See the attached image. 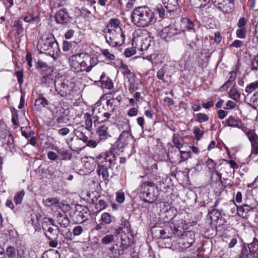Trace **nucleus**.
I'll list each match as a JSON object with an SVG mask.
<instances>
[{
	"mask_svg": "<svg viewBox=\"0 0 258 258\" xmlns=\"http://www.w3.org/2000/svg\"><path fill=\"white\" fill-rule=\"evenodd\" d=\"M131 21L137 27L145 28L154 25L157 20L155 13L148 7H139L131 13Z\"/></svg>",
	"mask_w": 258,
	"mask_h": 258,
	"instance_id": "f257e3e1",
	"label": "nucleus"
},
{
	"mask_svg": "<svg viewBox=\"0 0 258 258\" xmlns=\"http://www.w3.org/2000/svg\"><path fill=\"white\" fill-rule=\"evenodd\" d=\"M71 66L77 72H90L97 63L95 59L84 53L72 55L70 57Z\"/></svg>",
	"mask_w": 258,
	"mask_h": 258,
	"instance_id": "f03ea898",
	"label": "nucleus"
},
{
	"mask_svg": "<svg viewBox=\"0 0 258 258\" xmlns=\"http://www.w3.org/2000/svg\"><path fill=\"white\" fill-rule=\"evenodd\" d=\"M97 161V172L102 175L103 179H108V169L115 164L116 157L111 151H108L105 154H101L96 157Z\"/></svg>",
	"mask_w": 258,
	"mask_h": 258,
	"instance_id": "7ed1b4c3",
	"label": "nucleus"
},
{
	"mask_svg": "<svg viewBox=\"0 0 258 258\" xmlns=\"http://www.w3.org/2000/svg\"><path fill=\"white\" fill-rule=\"evenodd\" d=\"M115 30L111 32L106 33L105 35L106 42L113 47L120 45L124 41V35L122 29H118L117 28Z\"/></svg>",
	"mask_w": 258,
	"mask_h": 258,
	"instance_id": "20e7f679",
	"label": "nucleus"
},
{
	"mask_svg": "<svg viewBox=\"0 0 258 258\" xmlns=\"http://www.w3.org/2000/svg\"><path fill=\"white\" fill-rule=\"evenodd\" d=\"M155 185L151 182H145L141 187V192L144 195L145 201L147 202L152 203L156 200L154 190Z\"/></svg>",
	"mask_w": 258,
	"mask_h": 258,
	"instance_id": "39448f33",
	"label": "nucleus"
},
{
	"mask_svg": "<svg viewBox=\"0 0 258 258\" xmlns=\"http://www.w3.org/2000/svg\"><path fill=\"white\" fill-rule=\"evenodd\" d=\"M180 32V30L174 26H169L164 27L160 32V35L162 38L168 41L175 39Z\"/></svg>",
	"mask_w": 258,
	"mask_h": 258,
	"instance_id": "423d86ee",
	"label": "nucleus"
},
{
	"mask_svg": "<svg viewBox=\"0 0 258 258\" xmlns=\"http://www.w3.org/2000/svg\"><path fill=\"white\" fill-rule=\"evenodd\" d=\"M133 140V136L131 133L130 127H128V130L123 131L120 135L116 144L119 149H122L126 147Z\"/></svg>",
	"mask_w": 258,
	"mask_h": 258,
	"instance_id": "0eeeda50",
	"label": "nucleus"
},
{
	"mask_svg": "<svg viewBox=\"0 0 258 258\" xmlns=\"http://www.w3.org/2000/svg\"><path fill=\"white\" fill-rule=\"evenodd\" d=\"M246 134L250 141L252 147L251 154L254 155L258 154V136L254 131H248L246 132Z\"/></svg>",
	"mask_w": 258,
	"mask_h": 258,
	"instance_id": "6e6552de",
	"label": "nucleus"
},
{
	"mask_svg": "<svg viewBox=\"0 0 258 258\" xmlns=\"http://www.w3.org/2000/svg\"><path fill=\"white\" fill-rule=\"evenodd\" d=\"M42 203L46 207H51V210L54 212H57L60 208L59 201L56 198H50L43 199Z\"/></svg>",
	"mask_w": 258,
	"mask_h": 258,
	"instance_id": "1a4fd4ad",
	"label": "nucleus"
},
{
	"mask_svg": "<svg viewBox=\"0 0 258 258\" xmlns=\"http://www.w3.org/2000/svg\"><path fill=\"white\" fill-rule=\"evenodd\" d=\"M97 135L99 141H105L111 137L108 132V126L103 124L100 125L97 128Z\"/></svg>",
	"mask_w": 258,
	"mask_h": 258,
	"instance_id": "9d476101",
	"label": "nucleus"
},
{
	"mask_svg": "<svg viewBox=\"0 0 258 258\" xmlns=\"http://www.w3.org/2000/svg\"><path fill=\"white\" fill-rule=\"evenodd\" d=\"M225 0H190V3L194 6L195 8H199L202 7L203 5L201 2L209 3L212 1L214 6L218 9V6H221L225 2Z\"/></svg>",
	"mask_w": 258,
	"mask_h": 258,
	"instance_id": "9b49d317",
	"label": "nucleus"
},
{
	"mask_svg": "<svg viewBox=\"0 0 258 258\" xmlns=\"http://www.w3.org/2000/svg\"><path fill=\"white\" fill-rule=\"evenodd\" d=\"M131 229L128 223L124 224L123 227H120L117 230V234L119 236L122 241H126V238H128L131 235Z\"/></svg>",
	"mask_w": 258,
	"mask_h": 258,
	"instance_id": "f8f14e48",
	"label": "nucleus"
},
{
	"mask_svg": "<svg viewBox=\"0 0 258 258\" xmlns=\"http://www.w3.org/2000/svg\"><path fill=\"white\" fill-rule=\"evenodd\" d=\"M113 102L110 100L106 101V105L108 107V112L104 111L100 115L97 116L98 119H100L101 121L104 122L106 121L110 116L111 113L113 111L114 108L112 106Z\"/></svg>",
	"mask_w": 258,
	"mask_h": 258,
	"instance_id": "ddd939ff",
	"label": "nucleus"
},
{
	"mask_svg": "<svg viewBox=\"0 0 258 258\" xmlns=\"http://www.w3.org/2000/svg\"><path fill=\"white\" fill-rule=\"evenodd\" d=\"M69 20L68 14L66 10L61 9L55 14V20L58 24H63L67 23Z\"/></svg>",
	"mask_w": 258,
	"mask_h": 258,
	"instance_id": "4468645a",
	"label": "nucleus"
},
{
	"mask_svg": "<svg viewBox=\"0 0 258 258\" xmlns=\"http://www.w3.org/2000/svg\"><path fill=\"white\" fill-rule=\"evenodd\" d=\"M117 28H118V29H122L120 21L117 19H111L109 20L107 26V33L115 31Z\"/></svg>",
	"mask_w": 258,
	"mask_h": 258,
	"instance_id": "2eb2a0df",
	"label": "nucleus"
},
{
	"mask_svg": "<svg viewBox=\"0 0 258 258\" xmlns=\"http://www.w3.org/2000/svg\"><path fill=\"white\" fill-rule=\"evenodd\" d=\"M252 210V208L247 205H243L242 206L237 207V213L244 218H247L249 216V212Z\"/></svg>",
	"mask_w": 258,
	"mask_h": 258,
	"instance_id": "dca6fc26",
	"label": "nucleus"
},
{
	"mask_svg": "<svg viewBox=\"0 0 258 258\" xmlns=\"http://www.w3.org/2000/svg\"><path fill=\"white\" fill-rule=\"evenodd\" d=\"M228 95L230 98L236 102H239L240 99V93L237 88L234 86L230 89Z\"/></svg>",
	"mask_w": 258,
	"mask_h": 258,
	"instance_id": "f3484780",
	"label": "nucleus"
},
{
	"mask_svg": "<svg viewBox=\"0 0 258 258\" xmlns=\"http://www.w3.org/2000/svg\"><path fill=\"white\" fill-rule=\"evenodd\" d=\"M181 237L183 239H186L187 242V245L186 246L189 247L194 242L195 234L194 232L191 231H184L181 234Z\"/></svg>",
	"mask_w": 258,
	"mask_h": 258,
	"instance_id": "a211bd4d",
	"label": "nucleus"
},
{
	"mask_svg": "<svg viewBox=\"0 0 258 258\" xmlns=\"http://www.w3.org/2000/svg\"><path fill=\"white\" fill-rule=\"evenodd\" d=\"M0 138L4 140V141H2L4 144L9 145L13 143V139L8 130L0 131Z\"/></svg>",
	"mask_w": 258,
	"mask_h": 258,
	"instance_id": "6ab92c4d",
	"label": "nucleus"
},
{
	"mask_svg": "<svg viewBox=\"0 0 258 258\" xmlns=\"http://www.w3.org/2000/svg\"><path fill=\"white\" fill-rule=\"evenodd\" d=\"M233 8V4L231 3L229 0H225L222 5L218 6V9L224 13H229L231 12Z\"/></svg>",
	"mask_w": 258,
	"mask_h": 258,
	"instance_id": "aec40b11",
	"label": "nucleus"
},
{
	"mask_svg": "<svg viewBox=\"0 0 258 258\" xmlns=\"http://www.w3.org/2000/svg\"><path fill=\"white\" fill-rule=\"evenodd\" d=\"M47 104L48 102L46 98L40 96L35 100L34 106L37 110H41L42 108L45 107Z\"/></svg>",
	"mask_w": 258,
	"mask_h": 258,
	"instance_id": "412c9836",
	"label": "nucleus"
},
{
	"mask_svg": "<svg viewBox=\"0 0 258 258\" xmlns=\"http://www.w3.org/2000/svg\"><path fill=\"white\" fill-rule=\"evenodd\" d=\"M113 219L114 217L110 214L107 212H104L101 214L100 222H101L104 225H108L112 222Z\"/></svg>",
	"mask_w": 258,
	"mask_h": 258,
	"instance_id": "4be33fe9",
	"label": "nucleus"
},
{
	"mask_svg": "<svg viewBox=\"0 0 258 258\" xmlns=\"http://www.w3.org/2000/svg\"><path fill=\"white\" fill-rule=\"evenodd\" d=\"M226 121L228 126L236 127H240L241 126L239 119L235 116H230Z\"/></svg>",
	"mask_w": 258,
	"mask_h": 258,
	"instance_id": "5701e85b",
	"label": "nucleus"
},
{
	"mask_svg": "<svg viewBox=\"0 0 258 258\" xmlns=\"http://www.w3.org/2000/svg\"><path fill=\"white\" fill-rule=\"evenodd\" d=\"M53 39H47L46 40H42L39 42V45L41 46V48L43 51L49 50L52 47V43Z\"/></svg>",
	"mask_w": 258,
	"mask_h": 258,
	"instance_id": "b1692460",
	"label": "nucleus"
},
{
	"mask_svg": "<svg viewBox=\"0 0 258 258\" xmlns=\"http://www.w3.org/2000/svg\"><path fill=\"white\" fill-rule=\"evenodd\" d=\"M208 216L212 222H216L221 217V214L217 210L213 209L209 212Z\"/></svg>",
	"mask_w": 258,
	"mask_h": 258,
	"instance_id": "393cba45",
	"label": "nucleus"
},
{
	"mask_svg": "<svg viewBox=\"0 0 258 258\" xmlns=\"http://www.w3.org/2000/svg\"><path fill=\"white\" fill-rule=\"evenodd\" d=\"M57 222L63 227H67L70 224V221L66 215H60L57 217Z\"/></svg>",
	"mask_w": 258,
	"mask_h": 258,
	"instance_id": "a878e982",
	"label": "nucleus"
},
{
	"mask_svg": "<svg viewBox=\"0 0 258 258\" xmlns=\"http://www.w3.org/2000/svg\"><path fill=\"white\" fill-rule=\"evenodd\" d=\"M87 159L88 161L85 163V168L90 170H93L95 166L94 162H97V159L96 158V160H95V158L92 157H87Z\"/></svg>",
	"mask_w": 258,
	"mask_h": 258,
	"instance_id": "bb28decb",
	"label": "nucleus"
},
{
	"mask_svg": "<svg viewBox=\"0 0 258 258\" xmlns=\"http://www.w3.org/2000/svg\"><path fill=\"white\" fill-rule=\"evenodd\" d=\"M138 35L140 34L139 39L141 41H143L144 39L147 42L150 41V38L149 37L148 33L146 30H140L137 32Z\"/></svg>",
	"mask_w": 258,
	"mask_h": 258,
	"instance_id": "cd10ccee",
	"label": "nucleus"
},
{
	"mask_svg": "<svg viewBox=\"0 0 258 258\" xmlns=\"http://www.w3.org/2000/svg\"><path fill=\"white\" fill-rule=\"evenodd\" d=\"M104 110L105 109L101 106L100 103L98 101L94 105L93 113L97 117V116L100 115Z\"/></svg>",
	"mask_w": 258,
	"mask_h": 258,
	"instance_id": "c85d7f7f",
	"label": "nucleus"
},
{
	"mask_svg": "<svg viewBox=\"0 0 258 258\" xmlns=\"http://www.w3.org/2000/svg\"><path fill=\"white\" fill-rule=\"evenodd\" d=\"M248 248L250 253H254L258 250V240L254 238L252 242L248 244Z\"/></svg>",
	"mask_w": 258,
	"mask_h": 258,
	"instance_id": "c756f323",
	"label": "nucleus"
},
{
	"mask_svg": "<svg viewBox=\"0 0 258 258\" xmlns=\"http://www.w3.org/2000/svg\"><path fill=\"white\" fill-rule=\"evenodd\" d=\"M173 143L175 146L178 149H181L183 145V140L181 137L176 136L175 135L173 136Z\"/></svg>",
	"mask_w": 258,
	"mask_h": 258,
	"instance_id": "7c9ffc66",
	"label": "nucleus"
},
{
	"mask_svg": "<svg viewBox=\"0 0 258 258\" xmlns=\"http://www.w3.org/2000/svg\"><path fill=\"white\" fill-rule=\"evenodd\" d=\"M115 236L113 234L105 235L101 239V242L104 244H108L112 242L114 240Z\"/></svg>",
	"mask_w": 258,
	"mask_h": 258,
	"instance_id": "2f4dec72",
	"label": "nucleus"
},
{
	"mask_svg": "<svg viewBox=\"0 0 258 258\" xmlns=\"http://www.w3.org/2000/svg\"><path fill=\"white\" fill-rule=\"evenodd\" d=\"M258 88V82L257 81L250 83L245 88V92L249 94Z\"/></svg>",
	"mask_w": 258,
	"mask_h": 258,
	"instance_id": "473e14b6",
	"label": "nucleus"
},
{
	"mask_svg": "<svg viewBox=\"0 0 258 258\" xmlns=\"http://www.w3.org/2000/svg\"><path fill=\"white\" fill-rule=\"evenodd\" d=\"M25 195V192L24 190H22L17 192L14 197V201L15 204L17 205L20 204Z\"/></svg>",
	"mask_w": 258,
	"mask_h": 258,
	"instance_id": "72a5a7b5",
	"label": "nucleus"
},
{
	"mask_svg": "<svg viewBox=\"0 0 258 258\" xmlns=\"http://www.w3.org/2000/svg\"><path fill=\"white\" fill-rule=\"evenodd\" d=\"M193 133L195 138L197 140H200L203 136L204 131H202L199 127L194 126L193 128Z\"/></svg>",
	"mask_w": 258,
	"mask_h": 258,
	"instance_id": "f704fd0d",
	"label": "nucleus"
},
{
	"mask_svg": "<svg viewBox=\"0 0 258 258\" xmlns=\"http://www.w3.org/2000/svg\"><path fill=\"white\" fill-rule=\"evenodd\" d=\"M57 152L60 155L63 156V160H70L72 158V154L63 149L57 150Z\"/></svg>",
	"mask_w": 258,
	"mask_h": 258,
	"instance_id": "c9c22d12",
	"label": "nucleus"
},
{
	"mask_svg": "<svg viewBox=\"0 0 258 258\" xmlns=\"http://www.w3.org/2000/svg\"><path fill=\"white\" fill-rule=\"evenodd\" d=\"M236 76V73L235 72H230L229 73V77L228 81L222 86V87H228L230 85L231 83L235 80Z\"/></svg>",
	"mask_w": 258,
	"mask_h": 258,
	"instance_id": "e433bc0d",
	"label": "nucleus"
},
{
	"mask_svg": "<svg viewBox=\"0 0 258 258\" xmlns=\"http://www.w3.org/2000/svg\"><path fill=\"white\" fill-rule=\"evenodd\" d=\"M125 196L124 192L119 190L116 192V201L117 203L122 204L124 202Z\"/></svg>",
	"mask_w": 258,
	"mask_h": 258,
	"instance_id": "4c0bfd02",
	"label": "nucleus"
},
{
	"mask_svg": "<svg viewBox=\"0 0 258 258\" xmlns=\"http://www.w3.org/2000/svg\"><path fill=\"white\" fill-rule=\"evenodd\" d=\"M180 160L179 163H180L184 161H186L188 158H190V153L189 152H185L180 150Z\"/></svg>",
	"mask_w": 258,
	"mask_h": 258,
	"instance_id": "58836bf2",
	"label": "nucleus"
},
{
	"mask_svg": "<svg viewBox=\"0 0 258 258\" xmlns=\"http://www.w3.org/2000/svg\"><path fill=\"white\" fill-rule=\"evenodd\" d=\"M196 116L197 117V121L200 123L206 122L209 120L208 116L205 113H197Z\"/></svg>",
	"mask_w": 258,
	"mask_h": 258,
	"instance_id": "ea45409f",
	"label": "nucleus"
},
{
	"mask_svg": "<svg viewBox=\"0 0 258 258\" xmlns=\"http://www.w3.org/2000/svg\"><path fill=\"white\" fill-rule=\"evenodd\" d=\"M85 119L86 128L87 130H90L93 124L91 115L88 113H85Z\"/></svg>",
	"mask_w": 258,
	"mask_h": 258,
	"instance_id": "a19ab883",
	"label": "nucleus"
},
{
	"mask_svg": "<svg viewBox=\"0 0 258 258\" xmlns=\"http://www.w3.org/2000/svg\"><path fill=\"white\" fill-rule=\"evenodd\" d=\"M182 23L184 25L185 27L188 30H191L194 29V24L189 19L185 18L183 19L182 21Z\"/></svg>",
	"mask_w": 258,
	"mask_h": 258,
	"instance_id": "79ce46f5",
	"label": "nucleus"
},
{
	"mask_svg": "<svg viewBox=\"0 0 258 258\" xmlns=\"http://www.w3.org/2000/svg\"><path fill=\"white\" fill-rule=\"evenodd\" d=\"M109 255L111 257H117L120 255L119 250L118 249L115 248L114 246L111 247L109 248Z\"/></svg>",
	"mask_w": 258,
	"mask_h": 258,
	"instance_id": "37998d69",
	"label": "nucleus"
},
{
	"mask_svg": "<svg viewBox=\"0 0 258 258\" xmlns=\"http://www.w3.org/2000/svg\"><path fill=\"white\" fill-rule=\"evenodd\" d=\"M246 28H238L236 32V36L239 38H245L246 37Z\"/></svg>",
	"mask_w": 258,
	"mask_h": 258,
	"instance_id": "c03bdc74",
	"label": "nucleus"
},
{
	"mask_svg": "<svg viewBox=\"0 0 258 258\" xmlns=\"http://www.w3.org/2000/svg\"><path fill=\"white\" fill-rule=\"evenodd\" d=\"M101 53L102 55L109 60H113L115 58V56L113 54L110 53L109 50L107 49H104L101 50Z\"/></svg>",
	"mask_w": 258,
	"mask_h": 258,
	"instance_id": "a18cd8bd",
	"label": "nucleus"
},
{
	"mask_svg": "<svg viewBox=\"0 0 258 258\" xmlns=\"http://www.w3.org/2000/svg\"><path fill=\"white\" fill-rule=\"evenodd\" d=\"M120 68L121 73L124 75H129L131 74V70L126 64L121 62Z\"/></svg>",
	"mask_w": 258,
	"mask_h": 258,
	"instance_id": "49530a36",
	"label": "nucleus"
},
{
	"mask_svg": "<svg viewBox=\"0 0 258 258\" xmlns=\"http://www.w3.org/2000/svg\"><path fill=\"white\" fill-rule=\"evenodd\" d=\"M155 10L158 13L160 18H163L164 16L165 10L161 5H157L155 8Z\"/></svg>",
	"mask_w": 258,
	"mask_h": 258,
	"instance_id": "de8ad7c7",
	"label": "nucleus"
},
{
	"mask_svg": "<svg viewBox=\"0 0 258 258\" xmlns=\"http://www.w3.org/2000/svg\"><path fill=\"white\" fill-rule=\"evenodd\" d=\"M83 232V228L81 226H75L73 230V233L74 236H79Z\"/></svg>",
	"mask_w": 258,
	"mask_h": 258,
	"instance_id": "09e8293b",
	"label": "nucleus"
},
{
	"mask_svg": "<svg viewBox=\"0 0 258 258\" xmlns=\"http://www.w3.org/2000/svg\"><path fill=\"white\" fill-rule=\"evenodd\" d=\"M236 107L235 102L231 100H228L226 102L225 105L224 107V109L229 110L232 109Z\"/></svg>",
	"mask_w": 258,
	"mask_h": 258,
	"instance_id": "8fccbe9b",
	"label": "nucleus"
},
{
	"mask_svg": "<svg viewBox=\"0 0 258 258\" xmlns=\"http://www.w3.org/2000/svg\"><path fill=\"white\" fill-rule=\"evenodd\" d=\"M136 50L134 48H127L125 50L124 55L129 57L136 53Z\"/></svg>",
	"mask_w": 258,
	"mask_h": 258,
	"instance_id": "3c124183",
	"label": "nucleus"
},
{
	"mask_svg": "<svg viewBox=\"0 0 258 258\" xmlns=\"http://www.w3.org/2000/svg\"><path fill=\"white\" fill-rule=\"evenodd\" d=\"M251 253H248V250L245 247H243L241 250V256L240 258H252Z\"/></svg>",
	"mask_w": 258,
	"mask_h": 258,
	"instance_id": "603ef678",
	"label": "nucleus"
},
{
	"mask_svg": "<svg viewBox=\"0 0 258 258\" xmlns=\"http://www.w3.org/2000/svg\"><path fill=\"white\" fill-rule=\"evenodd\" d=\"M246 24V21L244 17H242L239 19L237 25L238 28H246L245 27Z\"/></svg>",
	"mask_w": 258,
	"mask_h": 258,
	"instance_id": "864d4df0",
	"label": "nucleus"
},
{
	"mask_svg": "<svg viewBox=\"0 0 258 258\" xmlns=\"http://www.w3.org/2000/svg\"><path fill=\"white\" fill-rule=\"evenodd\" d=\"M250 102L253 105H258V91L253 94L251 96Z\"/></svg>",
	"mask_w": 258,
	"mask_h": 258,
	"instance_id": "5fc2aeb1",
	"label": "nucleus"
},
{
	"mask_svg": "<svg viewBox=\"0 0 258 258\" xmlns=\"http://www.w3.org/2000/svg\"><path fill=\"white\" fill-rule=\"evenodd\" d=\"M7 254L9 257H14L15 255L16 252L15 249L13 247H8L6 250Z\"/></svg>",
	"mask_w": 258,
	"mask_h": 258,
	"instance_id": "6e6d98bb",
	"label": "nucleus"
},
{
	"mask_svg": "<svg viewBox=\"0 0 258 258\" xmlns=\"http://www.w3.org/2000/svg\"><path fill=\"white\" fill-rule=\"evenodd\" d=\"M138 110L137 108L133 107L129 109L127 112V115L129 116H135L138 114Z\"/></svg>",
	"mask_w": 258,
	"mask_h": 258,
	"instance_id": "4d7b16f0",
	"label": "nucleus"
},
{
	"mask_svg": "<svg viewBox=\"0 0 258 258\" xmlns=\"http://www.w3.org/2000/svg\"><path fill=\"white\" fill-rule=\"evenodd\" d=\"M177 225L178 227H181L183 229L188 228L187 224L186 223L185 221L183 219L179 220Z\"/></svg>",
	"mask_w": 258,
	"mask_h": 258,
	"instance_id": "13d9d810",
	"label": "nucleus"
},
{
	"mask_svg": "<svg viewBox=\"0 0 258 258\" xmlns=\"http://www.w3.org/2000/svg\"><path fill=\"white\" fill-rule=\"evenodd\" d=\"M243 44V42L239 40H235L229 46L230 47H233L235 48H239Z\"/></svg>",
	"mask_w": 258,
	"mask_h": 258,
	"instance_id": "bf43d9fd",
	"label": "nucleus"
},
{
	"mask_svg": "<svg viewBox=\"0 0 258 258\" xmlns=\"http://www.w3.org/2000/svg\"><path fill=\"white\" fill-rule=\"evenodd\" d=\"M48 158L51 160H55L57 159V155L54 152L49 151L47 153Z\"/></svg>",
	"mask_w": 258,
	"mask_h": 258,
	"instance_id": "052dcab7",
	"label": "nucleus"
},
{
	"mask_svg": "<svg viewBox=\"0 0 258 258\" xmlns=\"http://www.w3.org/2000/svg\"><path fill=\"white\" fill-rule=\"evenodd\" d=\"M230 241L228 243V247L231 248L233 247L237 243V240L236 237H232L229 239Z\"/></svg>",
	"mask_w": 258,
	"mask_h": 258,
	"instance_id": "680f3d73",
	"label": "nucleus"
},
{
	"mask_svg": "<svg viewBox=\"0 0 258 258\" xmlns=\"http://www.w3.org/2000/svg\"><path fill=\"white\" fill-rule=\"evenodd\" d=\"M165 74V71L162 68L160 69L157 73V77L159 79L163 80Z\"/></svg>",
	"mask_w": 258,
	"mask_h": 258,
	"instance_id": "e2e57ef3",
	"label": "nucleus"
},
{
	"mask_svg": "<svg viewBox=\"0 0 258 258\" xmlns=\"http://www.w3.org/2000/svg\"><path fill=\"white\" fill-rule=\"evenodd\" d=\"M252 70H258V55H256L253 59L251 66Z\"/></svg>",
	"mask_w": 258,
	"mask_h": 258,
	"instance_id": "0e129e2a",
	"label": "nucleus"
},
{
	"mask_svg": "<svg viewBox=\"0 0 258 258\" xmlns=\"http://www.w3.org/2000/svg\"><path fill=\"white\" fill-rule=\"evenodd\" d=\"M227 114V111L222 109L219 110L217 112L218 116L221 119L224 118Z\"/></svg>",
	"mask_w": 258,
	"mask_h": 258,
	"instance_id": "69168bd1",
	"label": "nucleus"
},
{
	"mask_svg": "<svg viewBox=\"0 0 258 258\" xmlns=\"http://www.w3.org/2000/svg\"><path fill=\"white\" fill-rule=\"evenodd\" d=\"M137 85L133 82H130L128 87V90L130 93H134L136 90H137Z\"/></svg>",
	"mask_w": 258,
	"mask_h": 258,
	"instance_id": "338daca9",
	"label": "nucleus"
},
{
	"mask_svg": "<svg viewBox=\"0 0 258 258\" xmlns=\"http://www.w3.org/2000/svg\"><path fill=\"white\" fill-rule=\"evenodd\" d=\"M70 130L67 127H63L58 131V134L61 136H66L69 134Z\"/></svg>",
	"mask_w": 258,
	"mask_h": 258,
	"instance_id": "774afa93",
	"label": "nucleus"
}]
</instances>
